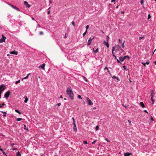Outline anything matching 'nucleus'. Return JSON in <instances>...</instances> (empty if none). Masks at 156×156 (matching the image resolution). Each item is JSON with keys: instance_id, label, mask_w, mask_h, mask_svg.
I'll use <instances>...</instances> for the list:
<instances>
[{"instance_id": "nucleus-1", "label": "nucleus", "mask_w": 156, "mask_h": 156, "mask_svg": "<svg viewBox=\"0 0 156 156\" xmlns=\"http://www.w3.org/2000/svg\"><path fill=\"white\" fill-rule=\"evenodd\" d=\"M70 87H69L67 89L66 92L69 96L70 98L73 100V93L72 90H71Z\"/></svg>"}, {"instance_id": "nucleus-2", "label": "nucleus", "mask_w": 156, "mask_h": 156, "mask_svg": "<svg viewBox=\"0 0 156 156\" xmlns=\"http://www.w3.org/2000/svg\"><path fill=\"white\" fill-rule=\"evenodd\" d=\"M119 47H121L120 46L118 45H116L115 47H112V51H115V52L117 53V54L119 53L118 52L119 51L120 49H119Z\"/></svg>"}, {"instance_id": "nucleus-3", "label": "nucleus", "mask_w": 156, "mask_h": 156, "mask_svg": "<svg viewBox=\"0 0 156 156\" xmlns=\"http://www.w3.org/2000/svg\"><path fill=\"white\" fill-rule=\"evenodd\" d=\"M5 89V86L4 85L2 84L0 85V92H1L2 93L3 91Z\"/></svg>"}, {"instance_id": "nucleus-4", "label": "nucleus", "mask_w": 156, "mask_h": 156, "mask_svg": "<svg viewBox=\"0 0 156 156\" xmlns=\"http://www.w3.org/2000/svg\"><path fill=\"white\" fill-rule=\"evenodd\" d=\"M86 99L87 100V101L88 103V105H92L93 104V102L91 101L87 97L86 98Z\"/></svg>"}, {"instance_id": "nucleus-5", "label": "nucleus", "mask_w": 156, "mask_h": 156, "mask_svg": "<svg viewBox=\"0 0 156 156\" xmlns=\"http://www.w3.org/2000/svg\"><path fill=\"white\" fill-rule=\"evenodd\" d=\"M10 92L9 91L6 92L4 95L5 97L6 98H8L10 95Z\"/></svg>"}, {"instance_id": "nucleus-6", "label": "nucleus", "mask_w": 156, "mask_h": 156, "mask_svg": "<svg viewBox=\"0 0 156 156\" xmlns=\"http://www.w3.org/2000/svg\"><path fill=\"white\" fill-rule=\"evenodd\" d=\"M8 4L10 6H11L13 9H15L16 10H17L18 11H20V10L18 8L16 7V6H14L13 5L10 4L9 3H8Z\"/></svg>"}, {"instance_id": "nucleus-7", "label": "nucleus", "mask_w": 156, "mask_h": 156, "mask_svg": "<svg viewBox=\"0 0 156 156\" xmlns=\"http://www.w3.org/2000/svg\"><path fill=\"white\" fill-rule=\"evenodd\" d=\"M2 35V37L0 39V43L3 42L5 41V40L6 39V37L3 35Z\"/></svg>"}, {"instance_id": "nucleus-8", "label": "nucleus", "mask_w": 156, "mask_h": 156, "mask_svg": "<svg viewBox=\"0 0 156 156\" xmlns=\"http://www.w3.org/2000/svg\"><path fill=\"white\" fill-rule=\"evenodd\" d=\"M93 38H94V37H93L92 38H91V37L89 39L88 41V44H87L88 45H89L91 44V41L93 39Z\"/></svg>"}, {"instance_id": "nucleus-9", "label": "nucleus", "mask_w": 156, "mask_h": 156, "mask_svg": "<svg viewBox=\"0 0 156 156\" xmlns=\"http://www.w3.org/2000/svg\"><path fill=\"white\" fill-rule=\"evenodd\" d=\"M45 66V63L41 65L40 66L39 68H41L43 69H44V67Z\"/></svg>"}, {"instance_id": "nucleus-10", "label": "nucleus", "mask_w": 156, "mask_h": 156, "mask_svg": "<svg viewBox=\"0 0 156 156\" xmlns=\"http://www.w3.org/2000/svg\"><path fill=\"white\" fill-rule=\"evenodd\" d=\"M24 4L25 5H27V7L30 8V5L28 4V2L26 1L24 2Z\"/></svg>"}, {"instance_id": "nucleus-11", "label": "nucleus", "mask_w": 156, "mask_h": 156, "mask_svg": "<svg viewBox=\"0 0 156 156\" xmlns=\"http://www.w3.org/2000/svg\"><path fill=\"white\" fill-rule=\"evenodd\" d=\"M119 49H120V50H119V53L117 54V55H121V54L122 52L123 51V49L121 47H119Z\"/></svg>"}, {"instance_id": "nucleus-12", "label": "nucleus", "mask_w": 156, "mask_h": 156, "mask_svg": "<svg viewBox=\"0 0 156 156\" xmlns=\"http://www.w3.org/2000/svg\"><path fill=\"white\" fill-rule=\"evenodd\" d=\"M103 44H104L106 45L107 48H108L109 47V45L108 44V41H104L103 42Z\"/></svg>"}, {"instance_id": "nucleus-13", "label": "nucleus", "mask_w": 156, "mask_h": 156, "mask_svg": "<svg viewBox=\"0 0 156 156\" xmlns=\"http://www.w3.org/2000/svg\"><path fill=\"white\" fill-rule=\"evenodd\" d=\"M132 154V153H131L126 152L124 156H129Z\"/></svg>"}, {"instance_id": "nucleus-14", "label": "nucleus", "mask_w": 156, "mask_h": 156, "mask_svg": "<svg viewBox=\"0 0 156 156\" xmlns=\"http://www.w3.org/2000/svg\"><path fill=\"white\" fill-rule=\"evenodd\" d=\"M119 59L120 61L123 62L125 59L124 57H119Z\"/></svg>"}, {"instance_id": "nucleus-15", "label": "nucleus", "mask_w": 156, "mask_h": 156, "mask_svg": "<svg viewBox=\"0 0 156 156\" xmlns=\"http://www.w3.org/2000/svg\"><path fill=\"white\" fill-rule=\"evenodd\" d=\"M10 53L12 54H14L16 55L17 54V52L16 51H14L11 52Z\"/></svg>"}, {"instance_id": "nucleus-16", "label": "nucleus", "mask_w": 156, "mask_h": 156, "mask_svg": "<svg viewBox=\"0 0 156 156\" xmlns=\"http://www.w3.org/2000/svg\"><path fill=\"white\" fill-rule=\"evenodd\" d=\"M151 97H152V98H153V96L154 95V90H152L151 91Z\"/></svg>"}, {"instance_id": "nucleus-17", "label": "nucleus", "mask_w": 156, "mask_h": 156, "mask_svg": "<svg viewBox=\"0 0 156 156\" xmlns=\"http://www.w3.org/2000/svg\"><path fill=\"white\" fill-rule=\"evenodd\" d=\"M140 105L142 108L145 107V106L143 102H140Z\"/></svg>"}, {"instance_id": "nucleus-18", "label": "nucleus", "mask_w": 156, "mask_h": 156, "mask_svg": "<svg viewBox=\"0 0 156 156\" xmlns=\"http://www.w3.org/2000/svg\"><path fill=\"white\" fill-rule=\"evenodd\" d=\"M24 98H25V100H24V102L25 103H27V102L28 101V99L27 97V96H25Z\"/></svg>"}, {"instance_id": "nucleus-19", "label": "nucleus", "mask_w": 156, "mask_h": 156, "mask_svg": "<svg viewBox=\"0 0 156 156\" xmlns=\"http://www.w3.org/2000/svg\"><path fill=\"white\" fill-rule=\"evenodd\" d=\"M73 130L74 131L76 132L77 131L76 127V124H75V125H74Z\"/></svg>"}, {"instance_id": "nucleus-20", "label": "nucleus", "mask_w": 156, "mask_h": 156, "mask_svg": "<svg viewBox=\"0 0 156 156\" xmlns=\"http://www.w3.org/2000/svg\"><path fill=\"white\" fill-rule=\"evenodd\" d=\"M83 79L86 82H87V80L86 78L84 76H83L82 77Z\"/></svg>"}, {"instance_id": "nucleus-21", "label": "nucleus", "mask_w": 156, "mask_h": 156, "mask_svg": "<svg viewBox=\"0 0 156 156\" xmlns=\"http://www.w3.org/2000/svg\"><path fill=\"white\" fill-rule=\"evenodd\" d=\"M17 156H21V155L20 153V152L19 151H18L17 152V154H16Z\"/></svg>"}, {"instance_id": "nucleus-22", "label": "nucleus", "mask_w": 156, "mask_h": 156, "mask_svg": "<svg viewBox=\"0 0 156 156\" xmlns=\"http://www.w3.org/2000/svg\"><path fill=\"white\" fill-rule=\"evenodd\" d=\"M22 120V119L21 118H18L16 119V120L18 121Z\"/></svg>"}, {"instance_id": "nucleus-23", "label": "nucleus", "mask_w": 156, "mask_h": 156, "mask_svg": "<svg viewBox=\"0 0 156 156\" xmlns=\"http://www.w3.org/2000/svg\"><path fill=\"white\" fill-rule=\"evenodd\" d=\"M124 57L125 59L126 58H127L128 59L129 58V57L128 55L124 56Z\"/></svg>"}, {"instance_id": "nucleus-24", "label": "nucleus", "mask_w": 156, "mask_h": 156, "mask_svg": "<svg viewBox=\"0 0 156 156\" xmlns=\"http://www.w3.org/2000/svg\"><path fill=\"white\" fill-rule=\"evenodd\" d=\"M15 112H16L18 113H19V114H21V113L20 112V111L17 110H16Z\"/></svg>"}, {"instance_id": "nucleus-25", "label": "nucleus", "mask_w": 156, "mask_h": 156, "mask_svg": "<svg viewBox=\"0 0 156 156\" xmlns=\"http://www.w3.org/2000/svg\"><path fill=\"white\" fill-rule=\"evenodd\" d=\"M98 51V48L95 51H94V52L96 53H97Z\"/></svg>"}, {"instance_id": "nucleus-26", "label": "nucleus", "mask_w": 156, "mask_h": 156, "mask_svg": "<svg viewBox=\"0 0 156 156\" xmlns=\"http://www.w3.org/2000/svg\"><path fill=\"white\" fill-rule=\"evenodd\" d=\"M124 43H125V41H124V42L123 43H122V47L123 48H124V47L125 46H124Z\"/></svg>"}, {"instance_id": "nucleus-27", "label": "nucleus", "mask_w": 156, "mask_h": 156, "mask_svg": "<svg viewBox=\"0 0 156 156\" xmlns=\"http://www.w3.org/2000/svg\"><path fill=\"white\" fill-rule=\"evenodd\" d=\"M72 24L73 25V26L74 27H75V22H74V21H72Z\"/></svg>"}, {"instance_id": "nucleus-28", "label": "nucleus", "mask_w": 156, "mask_h": 156, "mask_svg": "<svg viewBox=\"0 0 156 156\" xmlns=\"http://www.w3.org/2000/svg\"><path fill=\"white\" fill-rule=\"evenodd\" d=\"M87 33V30H86V31L84 33H83V37L86 35Z\"/></svg>"}, {"instance_id": "nucleus-29", "label": "nucleus", "mask_w": 156, "mask_h": 156, "mask_svg": "<svg viewBox=\"0 0 156 156\" xmlns=\"http://www.w3.org/2000/svg\"><path fill=\"white\" fill-rule=\"evenodd\" d=\"M151 100L152 102V104H154V100L153 99V98L152 97H151Z\"/></svg>"}, {"instance_id": "nucleus-30", "label": "nucleus", "mask_w": 156, "mask_h": 156, "mask_svg": "<svg viewBox=\"0 0 156 156\" xmlns=\"http://www.w3.org/2000/svg\"><path fill=\"white\" fill-rule=\"evenodd\" d=\"M20 80H19L18 81H16L15 83L16 84H17L18 83H20Z\"/></svg>"}, {"instance_id": "nucleus-31", "label": "nucleus", "mask_w": 156, "mask_h": 156, "mask_svg": "<svg viewBox=\"0 0 156 156\" xmlns=\"http://www.w3.org/2000/svg\"><path fill=\"white\" fill-rule=\"evenodd\" d=\"M24 129H26V130H28V128H27L26 127V125H24Z\"/></svg>"}, {"instance_id": "nucleus-32", "label": "nucleus", "mask_w": 156, "mask_h": 156, "mask_svg": "<svg viewBox=\"0 0 156 156\" xmlns=\"http://www.w3.org/2000/svg\"><path fill=\"white\" fill-rule=\"evenodd\" d=\"M2 112L4 113V114L3 115V116L4 117H5L6 116V113L5 112Z\"/></svg>"}, {"instance_id": "nucleus-33", "label": "nucleus", "mask_w": 156, "mask_h": 156, "mask_svg": "<svg viewBox=\"0 0 156 156\" xmlns=\"http://www.w3.org/2000/svg\"><path fill=\"white\" fill-rule=\"evenodd\" d=\"M83 143L84 144H87V141H84L83 142Z\"/></svg>"}, {"instance_id": "nucleus-34", "label": "nucleus", "mask_w": 156, "mask_h": 156, "mask_svg": "<svg viewBox=\"0 0 156 156\" xmlns=\"http://www.w3.org/2000/svg\"><path fill=\"white\" fill-rule=\"evenodd\" d=\"M96 129V130H98V129H99V126H96V129Z\"/></svg>"}, {"instance_id": "nucleus-35", "label": "nucleus", "mask_w": 156, "mask_h": 156, "mask_svg": "<svg viewBox=\"0 0 156 156\" xmlns=\"http://www.w3.org/2000/svg\"><path fill=\"white\" fill-rule=\"evenodd\" d=\"M106 37H107L106 41H108L109 40V37L108 36H107Z\"/></svg>"}, {"instance_id": "nucleus-36", "label": "nucleus", "mask_w": 156, "mask_h": 156, "mask_svg": "<svg viewBox=\"0 0 156 156\" xmlns=\"http://www.w3.org/2000/svg\"><path fill=\"white\" fill-rule=\"evenodd\" d=\"M78 97L79 99H82V98H81V96L80 95H78Z\"/></svg>"}, {"instance_id": "nucleus-37", "label": "nucleus", "mask_w": 156, "mask_h": 156, "mask_svg": "<svg viewBox=\"0 0 156 156\" xmlns=\"http://www.w3.org/2000/svg\"><path fill=\"white\" fill-rule=\"evenodd\" d=\"M61 104L60 103H58V104H56V105L57 106H60L61 105Z\"/></svg>"}, {"instance_id": "nucleus-38", "label": "nucleus", "mask_w": 156, "mask_h": 156, "mask_svg": "<svg viewBox=\"0 0 156 156\" xmlns=\"http://www.w3.org/2000/svg\"><path fill=\"white\" fill-rule=\"evenodd\" d=\"M144 2L143 0H141V1H140V3L141 4H143Z\"/></svg>"}, {"instance_id": "nucleus-39", "label": "nucleus", "mask_w": 156, "mask_h": 156, "mask_svg": "<svg viewBox=\"0 0 156 156\" xmlns=\"http://www.w3.org/2000/svg\"><path fill=\"white\" fill-rule=\"evenodd\" d=\"M151 17V15L150 14H148V19H150Z\"/></svg>"}, {"instance_id": "nucleus-40", "label": "nucleus", "mask_w": 156, "mask_h": 156, "mask_svg": "<svg viewBox=\"0 0 156 156\" xmlns=\"http://www.w3.org/2000/svg\"><path fill=\"white\" fill-rule=\"evenodd\" d=\"M44 34V33L42 31H41L40 33V34L41 35H43Z\"/></svg>"}, {"instance_id": "nucleus-41", "label": "nucleus", "mask_w": 156, "mask_h": 156, "mask_svg": "<svg viewBox=\"0 0 156 156\" xmlns=\"http://www.w3.org/2000/svg\"><path fill=\"white\" fill-rule=\"evenodd\" d=\"M97 140H94V141H93V142H92V144H94Z\"/></svg>"}, {"instance_id": "nucleus-42", "label": "nucleus", "mask_w": 156, "mask_h": 156, "mask_svg": "<svg viewBox=\"0 0 156 156\" xmlns=\"http://www.w3.org/2000/svg\"><path fill=\"white\" fill-rule=\"evenodd\" d=\"M144 38V37H139V40H141V39H143V38Z\"/></svg>"}, {"instance_id": "nucleus-43", "label": "nucleus", "mask_w": 156, "mask_h": 156, "mask_svg": "<svg viewBox=\"0 0 156 156\" xmlns=\"http://www.w3.org/2000/svg\"><path fill=\"white\" fill-rule=\"evenodd\" d=\"M73 125H75V124H76V122H75V120H74L73 121Z\"/></svg>"}, {"instance_id": "nucleus-44", "label": "nucleus", "mask_w": 156, "mask_h": 156, "mask_svg": "<svg viewBox=\"0 0 156 156\" xmlns=\"http://www.w3.org/2000/svg\"><path fill=\"white\" fill-rule=\"evenodd\" d=\"M73 125H75V124H76V122H75V120H74L73 121Z\"/></svg>"}, {"instance_id": "nucleus-45", "label": "nucleus", "mask_w": 156, "mask_h": 156, "mask_svg": "<svg viewBox=\"0 0 156 156\" xmlns=\"http://www.w3.org/2000/svg\"><path fill=\"white\" fill-rule=\"evenodd\" d=\"M14 144L13 143H11L10 144V145L12 147H13L14 146Z\"/></svg>"}, {"instance_id": "nucleus-46", "label": "nucleus", "mask_w": 156, "mask_h": 156, "mask_svg": "<svg viewBox=\"0 0 156 156\" xmlns=\"http://www.w3.org/2000/svg\"><path fill=\"white\" fill-rule=\"evenodd\" d=\"M89 25H87V26H86V30H87L88 28H89Z\"/></svg>"}, {"instance_id": "nucleus-47", "label": "nucleus", "mask_w": 156, "mask_h": 156, "mask_svg": "<svg viewBox=\"0 0 156 156\" xmlns=\"http://www.w3.org/2000/svg\"><path fill=\"white\" fill-rule=\"evenodd\" d=\"M28 76H27L26 77H24V78L23 79H27L28 78Z\"/></svg>"}, {"instance_id": "nucleus-48", "label": "nucleus", "mask_w": 156, "mask_h": 156, "mask_svg": "<svg viewBox=\"0 0 156 156\" xmlns=\"http://www.w3.org/2000/svg\"><path fill=\"white\" fill-rule=\"evenodd\" d=\"M119 43H122V41L121 39H119Z\"/></svg>"}, {"instance_id": "nucleus-49", "label": "nucleus", "mask_w": 156, "mask_h": 156, "mask_svg": "<svg viewBox=\"0 0 156 156\" xmlns=\"http://www.w3.org/2000/svg\"><path fill=\"white\" fill-rule=\"evenodd\" d=\"M122 105L125 108H127V106H126L124 105L123 104H122Z\"/></svg>"}, {"instance_id": "nucleus-50", "label": "nucleus", "mask_w": 156, "mask_h": 156, "mask_svg": "<svg viewBox=\"0 0 156 156\" xmlns=\"http://www.w3.org/2000/svg\"><path fill=\"white\" fill-rule=\"evenodd\" d=\"M142 64H143V65H144V66H146V64L145 63L142 62Z\"/></svg>"}, {"instance_id": "nucleus-51", "label": "nucleus", "mask_w": 156, "mask_h": 156, "mask_svg": "<svg viewBox=\"0 0 156 156\" xmlns=\"http://www.w3.org/2000/svg\"><path fill=\"white\" fill-rule=\"evenodd\" d=\"M12 150H16V148H12Z\"/></svg>"}, {"instance_id": "nucleus-52", "label": "nucleus", "mask_w": 156, "mask_h": 156, "mask_svg": "<svg viewBox=\"0 0 156 156\" xmlns=\"http://www.w3.org/2000/svg\"><path fill=\"white\" fill-rule=\"evenodd\" d=\"M116 60H117V62H118V63H121L120 62V60L119 61V60L118 59H116Z\"/></svg>"}, {"instance_id": "nucleus-53", "label": "nucleus", "mask_w": 156, "mask_h": 156, "mask_svg": "<svg viewBox=\"0 0 156 156\" xmlns=\"http://www.w3.org/2000/svg\"><path fill=\"white\" fill-rule=\"evenodd\" d=\"M144 112H145L147 113V114H148V112H147V111L146 110H144Z\"/></svg>"}, {"instance_id": "nucleus-54", "label": "nucleus", "mask_w": 156, "mask_h": 156, "mask_svg": "<svg viewBox=\"0 0 156 156\" xmlns=\"http://www.w3.org/2000/svg\"><path fill=\"white\" fill-rule=\"evenodd\" d=\"M116 79H117L118 81H120L118 77H117V78H116Z\"/></svg>"}, {"instance_id": "nucleus-55", "label": "nucleus", "mask_w": 156, "mask_h": 156, "mask_svg": "<svg viewBox=\"0 0 156 156\" xmlns=\"http://www.w3.org/2000/svg\"><path fill=\"white\" fill-rule=\"evenodd\" d=\"M50 11H48V12H47V14L48 15H49V14H50Z\"/></svg>"}, {"instance_id": "nucleus-56", "label": "nucleus", "mask_w": 156, "mask_h": 156, "mask_svg": "<svg viewBox=\"0 0 156 156\" xmlns=\"http://www.w3.org/2000/svg\"><path fill=\"white\" fill-rule=\"evenodd\" d=\"M151 119L152 120V121H153L154 120L153 119L152 116H151Z\"/></svg>"}, {"instance_id": "nucleus-57", "label": "nucleus", "mask_w": 156, "mask_h": 156, "mask_svg": "<svg viewBox=\"0 0 156 156\" xmlns=\"http://www.w3.org/2000/svg\"><path fill=\"white\" fill-rule=\"evenodd\" d=\"M3 152V154H4L5 155H7L6 154V153H5V152H4V151Z\"/></svg>"}, {"instance_id": "nucleus-58", "label": "nucleus", "mask_w": 156, "mask_h": 156, "mask_svg": "<svg viewBox=\"0 0 156 156\" xmlns=\"http://www.w3.org/2000/svg\"><path fill=\"white\" fill-rule=\"evenodd\" d=\"M128 121L129 122V125H130V124H131V122L130 121H129V120H128Z\"/></svg>"}, {"instance_id": "nucleus-59", "label": "nucleus", "mask_w": 156, "mask_h": 156, "mask_svg": "<svg viewBox=\"0 0 156 156\" xmlns=\"http://www.w3.org/2000/svg\"><path fill=\"white\" fill-rule=\"evenodd\" d=\"M0 150L2 151V152H3L4 151L3 149L2 148H0Z\"/></svg>"}, {"instance_id": "nucleus-60", "label": "nucleus", "mask_w": 156, "mask_h": 156, "mask_svg": "<svg viewBox=\"0 0 156 156\" xmlns=\"http://www.w3.org/2000/svg\"><path fill=\"white\" fill-rule=\"evenodd\" d=\"M122 67L125 70L126 69V67L125 66H123Z\"/></svg>"}, {"instance_id": "nucleus-61", "label": "nucleus", "mask_w": 156, "mask_h": 156, "mask_svg": "<svg viewBox=\"0 0 156 156\" xmlns=\"http://www.w3.org/2000/svg\"><path fill=\"white\" fill-rule=\"evenodd\" d=\"M107 69V70H108V68L107 67H105V69H105H105Z\"/></svg>"}, {"instance_id": "nucleus-62", "label": "nucleus", "mask_w": 156, "mask_h": 156, "mask_svg": "<svg viewBox=\"0 0 156 156\" xmlns=\"http://www.w3.org/2000/svg\"><path fill=\"white\" fill-rule=\"evenodd\" d=\"M112 78H117V77H116V76H114L112 77Z\"/></svg>"}, {"instance_id": "nucleus-63", "label": "nucleus", "mask_w": 156, "mask_h": 156, "mask_svg": "<svg viewBox=\"0 0 156 156\" xmlns=\"http://www.w3.org/2000/svg\"><path fill=\"white\" fill-rule=\"evenodd\" d=\"M149 62H147L146 63H145L146 64L148 65V64L149 63Z\"/></svg>"}, {"instance_id": "nucleus-64", "label": "nucleus", "mask_w": 156, "mask_h": 156, "mask_svg": "<svg viewBox=\"0 0 156 156\" xmlns=\"http://www.w3.org/2000/svg\"><path fill=\"white\" fill-rule=\"evenodd\" d=\"M49 2L50 4H51L52 3L51 1V0H49Z\"/></svg>"}]
</instances>
